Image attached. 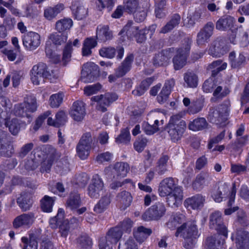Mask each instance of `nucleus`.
Returning <instances> with one entry per match:
<instances>
[{
	"mask_svg": "<svg viewBox=\"0 0 249 249\" xmlns=\"http://www.w3.org/2000/svg\"><path fill=\"white\" fill-rule=\"evenodd\" d=\"M229 112V107L227 104H223L217 107H211L207 119L211 123L222 124L228 120Z\"/></svg>",
	"mask_w": 249,
	"mask_h": 249,
	"instance_id": "7ed1b4c3",
	"label": "nucleus"
},
{
	"mask_svg": "<svg viewBox=\"0 0 249 249\" xmlns=\"http://www.w3.org/2000/svg\"><path fill=\"white\" fill-rule=\"evenodd\" d=\"M96 36L98 41L105 42L113 38V35L108 26H99L96 29Z\"/></svg>",
	"mask_w": 249,
	"mask_h": 249,
	"instance_id": "bb28decb",
	"label": "nucleus"
},
{
	"mask_svg": "<svg viewBox=\"0 0 249 249\" xmlns=\"http://www.w3.org/2000/svg\"><path fill=\"white\" fill-rule=\"evenodd\" d=\"M229 58L232 69H238L246 63V57L242 53L236 56L234 52H231L229 54Z\"/></svg>",
	"mask_w": 249,
	"mask_h": 249,
	"instance_id": "c85d7f7f",
	"label": "nucleus"
},
{
	"mask_svg": "<svg viewBox=\"0 0 249 249\" xmlns=\"http://www.w3.org/2000/svg\"><path fill=\"white\" fill-rule=\"evenodd\" d=\"M208 126L209 124L205 118L199 117L191 122L189 124L188 127L191 130L196 131L207 129Z\"/></svg>",
	"mask_w": 249,
	"mask_h": 249,
	"instance_id": "2f4dec72",
	"label": "nucleus"
},
{
	"mask_svg": "<svg viewBox=\"0 0 249 249\" xmlns=\"http://www.w3.org/2000/svg\"><path fill=\"white\" fill-rule=\"evenodd\" d=\"M64 8V5L61 3L56 5L54 7H48L44 10V16L48 20H51L60 13Z\"/></svg>",
	"mask_w": 249,
	"mask_h": 249,
	"instance_id": "4c0bfd02",
	"label": "nucleus"
},
{
	"mask_svg": "<svg viewBox=\"0 0 249 249\" xmlns=\"http://www.w3.org/2000/svg\"><path fill=\"white\" fill-rule=\"evenodd\" d=\"M22 42L23 45L26 50L33 51L40 46V36L37 33L29 32L23 36Z\"/></svg>",
	"mask_w": 249,
	"mask_h": 249,
	"instance_id": "f8f14e48",
	"label": "nucleus"
},
{
	"mask_svg": "<svg viewBox=\"0 0 249 249\" xmlns=\"http://www.w3.org/2000/svg\"><path fill=\"white\" fill-rule=\"evenodd\" d=\"M169 160L168 156L162 155L158 160L154 171L159 175H162L167 171V162Z\"/></svg>",
	"mask_w": 249,
	"mask_h": 249,
	"instance_id": "f704fd0d",
	"label": "nucleus"
},
{
	"mask_svg": "<svg viewBox=\"0 0 249 249\" xmlns=\"http://www.w3.org/2000/svg\"><path fill=\"white\" fill-rule=\"evenodd\" d=\"M123 231L120 227L117 226L111 228L107 233L106 237L108 241L112 244H116L121 239Z\"/></svg>",
	"mask_w": 249,
	"mask_h": 249,
	"instance_id": "473e14b6",
	"label": "nucleus"
},
{
	"mask_svg": "<svg viewBox=\"0 0 249 249\" xmlns=\"http://www.w3.org/2000/svg\"><path fill=\"white\" fill-rule=\"evenodd\" d=\"M31 194L28 192H23L21 193L17 200V203L23 211L29 210L32 206Z\"/></svg>",
	"mask_w": 249,
	"mask_h": 249,
	"instance_id": "cd10ccee",
	"label": "nucleus"
},
{
	"mask_svg": "<svg viewBox=\"0 0 249 249\" xmlns=\"http://www.w3.org/2000/svg\"><path fill=\"white\" fill-rule=\"evenodd\" d=\"M104 184L100 176L96 174L92 177L88 187V194L92 198H98L104 191Z\"/></svg>",
	"mask_w": 249,
	"mask_h": 249,
	"instance_id": "9d476101",
	"label": "nucleus"
},
{
	"mask_svg": "<svg viewBox=\"0 0 249 249\" xmlns=\"http://www.w3.org/2000/svg\"><path fill=\"white\" fill-rule=\"evenodd\" d=\"M156 114L154 113H151L148 115L149 122H143L142 125V128L144 132L147 135H152L159 130L158 124L159 121L158 119L153 120Z\"/></svg>",
	"mask_w": 249,
	"mask_h": 249,
	"instance_id": "412c9836",
	"label": "nucleus"
},
{
	"mask_svg": "<svg viewBox=\"0 0 249 249\" xmlns=\"http://www.w3.org/2000/svg\"><path fill=\"white\" fill-rule=\"evenodd\" d=\"M165 212L164 205L162 203L158 202L142 214V217L145 221L158 220L165 214Z\"/></svg>",
	"mask_w": 249,
	"mask_h": 249,
	"instance_id": "1a4fd4ad",
	"label": "nucleus"
},
{
	"mask_svg": "<svg viewBox=\"0 0 249 249\" xmlns=\"http://www.w3.org/2000/svg\"><path fill=\"white\" fill-rule=\"evenodd\" d=\"M116 49L113 47H104L99 51V54L102 57L109 59L113 58L115 55Z\"/></svg>",
	"mask_w": 249,
	"mask_h": 249,
	"instance_id": "680f3d73",
	"label": "nucleus"
},
{
	"mask_svg": "<svg viewBox=\"0 0 249 249\" xmlns=\"http://www.w3.org/2000/svg\"><path fill=\"white\" fill-rule=\"evenodd\" d=\"M174 85L175 81L173 79L165 81L163 87L157 96V101L159 103L163 104L167 101Z\"/></svg>",
	"mask_w": 249,
	"mask_h": 249,
	"instance_id": "4be33fe9",
	"label": "nucleus"
},
{
	"mask_svg": "<svg viewBox=\"0 0 249 249\" xmlns=\"http://www.w3.org/2000/svg\"><path fill=\"white\" fill-rule=\"evenodd\" d=\"M63 94L62 93L54 94L51 96L49 99L50 105L52 107L57 108L62 103Z\"/></svg>",
	"mask_w": 249,
	"mask_h": 249,
	"instance_id": "6e6d98bb",
	"label": "nucleus"
},
{
	"mask_svg": "<svg viewBox=\"0 0 249 249\" xmlns=\"http://www.w3.org/2000/svg\"><path fill=\"white\" fill-rule=\"evenodd\" d=\"M118 98L115 93L107 92L103 95L93 96L91 100L97 102L96 109L102 112L107 111V107Z\"/></svg>",
	"mask_w": 249,
	"mask_h": 249,
	"instance_id": "423d86ee",
	"label": "nucleus"
},
{
	"mask_svg": "<svg viewBox=\"0 0 249 249\" xmlns=\"http://www.w3.org/2000/svg\"><path fill=\"white\" fill-rule=\"evenodd\" d=\"M130 139V133L127 128L122 130L119 136L116 138V142L117 143H127Z\"/></svg>",
	"mask_w": 249,
	"mask_h": 249,
	"instance_id": "0e129e2a",
	"label": "nucleus"
},
{
	"mask_svg": "<svg viewBox=\"0 0 249 249\" xmlns=\"http://www.w3.org/2000/svg\"><path fill=\"white\" fill-rule=\"evenodd\" d=\"M205 201V198L201 194H197L191 197H189L185 200L184 204L186 207L194 210H197L201 208Z\"/></svg>",
	"mask_w": 249,
	"mask_h": 249,
	"instance_id": "5701e85b",
	"label": "nucleus"
},
{
	"mask_svg": "<svg viewBox=\"0 0 249 249\" xmlns=\"http://www.w3.org/2000/svg\"><path fill=\"white\" fill-rule=\"evenodd\" d=\"M72 50L71 43H68L63 51L62 62L64 66H66L68 62L70 61Z\"/></svg>",
	"mask_w": 249,
	"mask_h": 249,
	"instance_id": "13d9d810",
	"label": "nucleus"
},
{
	"mask_svg": "<svg viewBox=\"0 0 249 249\" xmlns=\"http://www.w3.org/2000/svg\"><path fill=\"white\" fill-rule=\"evenodd\" d=\"M151 233L152 230L150 229H147L143 226L138 227L137 230L133 232L135 238L140 242H143Z\"/></svg>",
	"mask_w": 249,
	"mask_h": 249,
	"instance_id": "58836bf2",
	"label": "nucleus"
},
{
	"mask_svg": "<svg viewBox=\"0 0 249 249\" xmlns=\"http://www.w3.org/2000/svg\"><path fill=\"white\" fill-rule=\"evenodd\" d=\"M35 215L33 213H23L17 216L13 222V227L18 229L22 226H30L35 221Z\"/></svg>",
	"mask_w": 249,
	"mask_h": 249,
	"instance_id": "f3484780",
	"label": "nucleus"
},
{
	"mask_svg": "<svg viewBox=\"0 0 249 249\" xmlns=\"http://www.w3.org/2000/svg\"><path fill=\"white\" fill-rule=\"evenodd\" d=\"M81 199L78 194H71L66 202L67 207L73 210L77 209L81 205Z\"/></svg>",
	"mask_w": 249,
	"mask_h": 249,
	"instance_id": "37998d69",
	"label": "nucleus"
},
{
	"mask_svg": "<svg viewBox=\"0 0 249 249\" xmlns=\"http://www.w3.org/2000/svg\"><path fill=\"white\" fill-rule=\"evenodd\" d=\"M111 202L110 195L107 194L101 197L99 202L95 205L94 211L100 213L103 212L107 209Z\"/></svg>",
	"mask_w": 249,
	"mask_h": 249,
	"instance_id": "c9c22d12",
	"label": "nucleus"
},
{
	"mask_svg": "<svg viewBox=\"0 0 249 249\" xmlns=\"http://www.w3.org/2000/svg\"><path fill=\"white\" fill-rule=\"evenodd\" d=\"M132 199L133 197L131 194L126 191L120 192L116 196V200L119 207L123 210H125L131 205Z\"/></svg>",
	"mask_w": 249,
	"mask_h": 249,
	"instance_id": "393cba45",
	"label": "nucleus"
},
{
	"mask_svg": "<svg viewBox=\"0 0 249 249\" xmlns=\"http://www.w3.org/2000/svg\"><path fill=\"white\" fill-rule=\"evenodd\" d=\"M55 200V197L45 196L41 200V207L42 211L47 213L52 212Z\"/></svg>",
	"mask_w": 249,
	"mask_h": 249,
	"instance_id": "49530a36",
	"label": "nucleus"
},
{
	"mask_svg": "<svg viewBox=\"0 0 249 249\" xmlns=\"http://www.w3.org/2000/svg\"><path fill=\"white\" fill-rule=\"evenodd\" d=\"M180 233H182V236L185 239H195L198 236V232L196 225L192 222L184 223L179 228H178L175 233L178 236Z\"/></svg>",
	"mask_w": 249,
	"mask_h": 249,
	"instance_id": "ddd939ff",
	"label": "nucleus"
},
{
	"mask_svg": "<svg viewBox=\"0 0 249 249\" xmlns=\"http://www.w3.org/2000/svg\"><path fill=\"white\" fill-rule=\"evenodd\" d=\"M220 242H216L215 237H208L206 241V249H219L220 246Z\"/></svg>",
	"mask_w": 249,
	"mask_h": 249,
	"instance_id": "774afa93",
	"label": "nucleus"
},
{
	"mask_svg": "<svg viewBox=\"0 0 249 249\" xmlns=\"http://www.w3.org/2000/svg\"><path fill=\"white\" fill-rule=\"evenodd\" d=\"M249 243V233L242 229L237 230L235 238V243L238 249H244Z\"/></svg>",
	"mask_w": 249,
	"mask_h": 249,
	"instance_id": "a878e982",
	"label": "nucleus"
},
{
	"mask_svg": "<svg viewBox=\"0 0 249 249\" xmlns=\"http://www.w3.org/2000/svg\"><path fill=\"white\" fill-rule=\"evenodd\" d=\"M222 214L219 211H215L210 216V228L216 230L219 234L227 237L228 231L223 223Z\"/></svg>",
	"mask_w": 249,
	"mask_h": 249,
	"instance_id": "9b49d317",
	"label": "nucleus"
},
{
	"mask_svg": "<svg viewBox=\"0 0 249 249\" xmlns=\"http://www.w3.org/2000/svg\"><path fill=\"white\" fill-rule=\"evenodd\" d=\"M99 68L93 62H87L84 64L81 71V80L85 83L93 81L99 75Z\"/></svg>",
	"mask_w": 249,
	"mask_h": 249,
	"instance_id": "0eeeda50",
	"label": "nucleus"
},
{
	"mask_svg": "<svg viewBox=\"0 0 249 249\" xmlns=\"http://www.w3.org/2000/svg\"><path fill=\"white\" fill-rule=\"evenodd\" d=\"M224 44L223 39L217 38L214 40L210 47L208 53L213 57H220L223 54L222 49Z\"/></svg>",
	"mask_w": 249,
	"mask_h": 249,
	"instance_id": "c756f323",
	"label": "nucleus"
},
{
	"mask_svg": "<svg viewBox=\"0 0 249 249\" xmlns=\"http://www.w3.org/2000/svg\"><path fill=\"white\" fill-rule=\"evenodd\" d=\"M204 99L199 98L193 101L190 107V111L192 114H196L200 111L204 107Z\"/></svg>",
	"mask_w": 249,
	"mask_h": 249,
	"instance_id": "5fc2aeb1",
	"label": "nucleus"
},
{
	"mask_svg": "<svg viewBox=\"0 0 249 249\" xmlns=\"http://www.w3.org/2000/svg\"><path fill=\"white\" fill-rule=\"evenodd\" d=\"M129 170L128 163L124 162H117L114 167L111 168L107 167L105 169V173L107 177L114 180H120L126 177Z\"/></svg>",
	"mask_w": 249,
	"mask_h": 249,
	"instance_id": "39448f33",
	"label": "nucleus"
},
{
	"mask_svg": "<svg viewBox=\"0 0 249 249\" xmlns=\"http://www.w3.org/2000/svg\"><path fill=\"white\" fill-rule=\"evenodd\" d=\"M71 226L68 220H65L63 223L59 225V232L61 236L63 237L66 238L71 230Z\"/></svg>",
	"mask_w": 249,
	"mask_h": 249,
	"instance_id": "338daca9",
	"label": "nucleus"
},
{
	"mask_svg": "<svg viewBox=\"0 0 249 249\" xmlns=\"http://www.w3.org/2000/svg\"><path fill=\"white\" fill-rule=\"evenodd\" d=\"M209 175L207 172H202L198 174L192 183L194 190L200 191L204 187L205 181L209 178Z\"/></svg>",
	"mask_w": 249,
	"mask_h": 249,
	"instance_id": "72a5a7b5",
	"label": "nucleus"
},
{
	"mask_svg": "<svg viewBox=\"0 0 249 249\" xmlns=\"http://www.w3.org/2000/svg\"><path fill=\"white\" fill-rule=\"evenodd\" d=\"M134 58V56L132 53L127 55L121 65L115 70L114 75L111 74L108 76L109 81L115 82L117 78L123 77L128 72L131 68Z\"/></svg>",
	"mask_w": 249,
	"mask_h": 249,
	"instance_id": "6e6552de",
	"label": "nucleus"
},
{
	"mask_svg": "<svg viewBox=\"0 0 249 249\" xmlns=\"http://www.w3.org/2000/svg\"><path fill=\"white\" fill-rule=\"evenodd\" d=\"M91 147L81 143H78L76 146V152L78 156L82 160H85L89 156Z\"/></svg>",
	"mask_w": 249,
	"mask_h": 249,
	"instance_id": "864d4df0",
	"label": "nucleus"
},
{
	"mask_svg": "<svg viewBox=\"0 0 249 249\" xmlns=\"http://www.w3.org/2000/svg\"><path fill=\"white\" fill-rule=\"evenodd\" d=\"M77 240L78 245L84 249H88L92 245L91 239L86 235H81Z\"/></svg>",
	"mask_w": 249,
	"mask_h": 249,
	"instance_id": "4d7b16f0",
	"label": "nucleus"
},
{
	"mask_svg": "<svg viewBox=\"0 0 249 249\" xmlns=\"http://www.w3.org/2000/svg\"><path fill=\"white\" fill-rule=\"evenodd\" d=\"M184 216L182 214H172L168 222L166 223V226L171 230H174L176 228L178 229L180 227L179 225L184 221Z\"/></svg>",
	"mask_w": 249,
	"mask_h": 249,
	"instance_id": "e433bc0d",
	"label": "nucleus"
},
{
	"mask_svg": "<svg viewBox=\"0 0 249 249\" xmlns=\"http://www.w3.org/2000/svg\"><path fill=\"white\" fill-rule=\"evenodd\" d=\"M152 81V80L151 78L142 81L140 85L132 91V94L137 96H140L143 95L149 87Z\"/></svg>",
	"mask_w": 249,
	"mask_h": 249,
	"instance_id": "a18cd8bd",
	"label": "nucleus"
},
{
	"mask_svg": "<svg viewBox=\"0 0 249 249\" xmlns=\"http://www.w3.org/2000/svg\"><path fill=\"white\" fill-rule=\"evenodd\" d=\"M25 104L26 110L29 113H33L36 110L37 105L36 100L35 97L29 96L25 98L23 102Z\"/></svg>",
	"mask_w": 249,
	"mask_h": 249,
	"instance_id": "09e8293b",
	"label": "nucleus"
},
{
	"mask_svg": "<svg viewBox=\"0 0 249 249\" xmlns=\"http://www.w3.org/2000/svg\"><path fill=\"white\" fill-rule=\"evenodd\" d=\"M228 187L226 185L214 188L212 191L211 196L214 201L221 202L223 198V193H225Z\"/></svg>",
	"mask_w": 249,
	"mask_h": 249,
	"instance_id": "8fccbe9b",
	"label": "nucleus"
},
{
	"mask_svg": "<svg viewBox=\"0 0 249 249\" xmlns=\"http://www.w3.org/2000/svg\"><path fill=\"white\" fill-rule=\"evenodd\" d=\"M73 21L71 18H65L58 20L55 23V29L59 33L69 30L71 27Z\"/></svg>",
	"mask_w": 249,
	"mask_h": 249,
	"instance_id": "79ce46f5",
	"label": "nucleus"
},
{
	"mask_svg": "<svg viewBox=\"0 0 249 249\" xmlns=\"http://www.w3.org/2000/svg\"><path fill=\"white\" fill-rule=\"evenodd\" d=\"M139 27L132 20H129L124 27L121 30L120 34L125 33L129 38H132L138 32Z\"/></svg>",
	"mask_w": 249,
	"mask_h": 249,
	"instance_id": "a19ab883",
	"label": "nucleus"
},
{
	"mask_svg": "<svg viewBox=\"0 0 249 249\" xmlns=\"http://www.w3.org/2000/svg\"><path fill=\"white\" fill-rule=\"evenodd\" d=\"M174 52V48H171L163 50L156 54L153 59V65L156 67L166 66L173 56Z\"/></svg>",
	"mask_w": 249,
	"mask_h": 249,
	"instance_id": "4468645a",
	"label": "nucleus"
},
{
	"mask_svg": "<svg viewBox=\"0 0 249 249\" xmlns=\"http://www.w3.org/2000/svg\"><path fill=\"white\" fill-rule=\"evenodd\" d=\"M180 16L178 14H175L172 15L170 20L161 28L160 33L166 34L171 31L173 29L178 25L180 22Z\"/></svg>",
	"mask_w": 249,
	"mask_h": 249,
	"instance_id": "7c9ffc66",
	"label": "nucleus"
},
{
	"mask_svg": "<svg viewBox=\"0 0 249 249\" xmlns=\"http://www.w3.org/2000/svg\"><path fill=\"white\" fill-rule=\"evenodd\" d=\"M30 75L32 82L36 85L44 83L46 79L53 82L58 77V74L54 73L53 71L50 73L47 65L43 62L35 65L30 71Z\"/></svg>",
	"mask_w": 249,
	"mask_h": 249,
	"instance_id": "f257e3e1",
	"label": "nucleus"
},
{
	"mask_svg": "<svg viewBox=\"0 0 249 249\" xmlns=\"http://www.w3.org/2000/svg\"><path fill=\"white\" fill-rule=\"evenodd\" d=\"M4 124L13 135L16 136L18 133L20 129V123L18 119L17 118L11 120L5 119Z\"/></svg>",
	"mask_w": 249,
	"mask_h": 249,
	"instance_id": "ea45409f",
	"label": "nucleus"
},
{
	"mask_svg": "<svg viewBox=\"0 0 249 249\" xmlns=\"http://www.w3.org/2000/svg\"><path fill=\"white\" fill-rule=\"evenodd\" d=\"M71 10L74 18L78 20H83L88 16L89 9L83 2L78 1L73 3Z\"/></svg>",
	"mask_w": 249,
	"mask_h": 249,
	"instance_id": "a211bd4d",
	"label": "nucleus"
},
{
	"mask_svg": "<svg viewBox=\"0 0 249 249\" xmlns=\"http://www.w3.org/2000/svg\"><path fill=\"white\" fill-rule=\"evenodd\" d=\"M14 114L16 116L21 117H27L28 119V122H31V116L28 114V111L26 110L25 104L22 103L17 104L14 107Z\"/></svg>",
	"mask_w": 249,
	"mask_h": 249,
	"instance_id": "3c124183",
	"label": "nucleus"
},
{
	"mask_svg": "<svg viewBox=\"0 0 249 249\" xmlns=\"http://www.w3.org/2000/svg\"><path fill=\"white\" fill-rule=\"evenodd\" d=\"M15 150L12 143L8 141L5 143H0V155L6 157H10L14 153Z\"/></svg>",
	"mask_w": 249,
	"mask_h": 249,
	"instance_id": "de8ad7c7",
	"label": "nucleus"
},
{
	"mask_svg": "<svg viewBox=\"0 0 249 249\" xmlns=\"http://www.w3.org/2000/svg\"><path fill=\"white\" fill-rule=\"evenodd\" d=\"M124 11L129 14L135 12L139 7L138 0H124Z\"/></svg>",
	"mask_w": 249,
	"mask_h": 249,
	"instance_id": "603ef678",
	"label": "nucleus"
},
{
	"mask_svg": "<svg viewBox=\"0 0 249 249\" xmlns=\"http://www.w3.org/2000/svg\"><path fill=\"white\" fill-rule=\"evenodd\" d=\"M192 41L189 38H185L182 46L177 51V54L173 59L174 68L178 70L182 68L186 64L187 58L190 53Z\"/></svg>",
	"mask_w": 249,
	"mask_h": 249,
	"instance_id": "20e7f679",
	"label": "nucleus"
},
{
	"mask_svg": "<svg viewBox=\"0 0 249 249\" xmlns=\"http://www.w3.org/2000/svg\"><path fill=\"white\" fill-rule=\"evenodd\" d=\"M215 88V89L213 91V95L216 98L221 99L230 93V90L228 88L223 89L222 87L220 86L216 87Z\"/></svg>",
	"mask_w": 249,
	"mask_h": 249,
	"instance_id": "69168bd1",
	"label": "nucleus"
},
{
	"mask_svg": "<svg viewBox=\"0 0 249 249\" xmlns=\"http://www.w3.org/2000/svg\"><path fill=\"white\" fill-rule=\"evenodd\" d=\"M184 80L188 88H196L198 84V77L193 72H187L184 74Z\"/></svg>",
	"mask_w": 249,
	"mask_h": 249,
	"instance_id": "c03bdc74",
	"label": "nucleus"
},
{
	"mask_svg": "<svg viewBox=\"0 0 249 249\" xmlns=\"http://www.w3.org/2000/svg\"><path fill=\"white\" fill-rule=\"evenodd\" d=\"M213 29L214 24L212 22H208L206 24L197 35V44L201 46L207 43L213 34Z\"/></svg>",
	"mask_w": 249,
	"mask_h": 249,
	"instance_id": "2eb2a0df",
	"label": "nucleus"
},
{
	"mask_svg": "<svg viewBox=\"0 0 249 249\" xmlns=\"http://www.w3.org/2000/svg\"><path fill=\"white\" fill-rule=\"evenodd\" d=\"M67 122V115L64 111H58L55 115L54 126L59 127Z\"/></svg>",
	"mask_w": 249,
	"mask_h": 249,
	"instance_id": "bf43d9fd",
	"label": "nucleus"
},
{
	"mask_svg": "<svg viewBox=\"0 0 249 249\" xmlns=\"http://www.w3.org/2000/svg\"><path fill=\"white\" fill-rule=\"evenodd\" d=\"M70 114L73 120L82 121L86 114L85 104L83 102L77 101L73 103Z\"/></svg>",
	"mask_w": 249,
	"mask_h": 249,
	"instance_id": "6ab92c4d",
	"label": "nucleus"
},
{
	"mask_svg": "<svg viewBox=\"0 0 249 249\" xmlns=\"http://www.w3.org/2000/svg\"><path fill=\"white\" fill-rule=\"evenodd\" d=\"M234 18L229 15L221 17L216 22L215 28L217 30L226 31L230 30L233 26Z\"/></svg>",
	"mask_w": 249,
	"mask_h": 249,
	"instance_id": "b1692460",
	"label": "nucleus"
},
{
	"mask_svg": "<svg viewBox=\"0 0 249 249\" xmlns=\"http://www.w3.org/2000/svg\"><path fill=\"white\" fill-rule=\"evenodd\" d=\"M102 88L101 85L98 83L95 84L89 85L84 88V93L87 96H90L96 93Z\"/></svg>",
	"mask_w": 249,
	"mask_h": 249,
	"instance_id": "e2e57ef3",
	"label": "nucleus"
},
{
	"mask_svg": "<svg viewBox=\"0 0 249 249\" xmlns=\"http://www.w3.org/2000/svg\"><path fill=\"white\" fill-rule=\"evenodd\" d=\"M181 117L179 114L172 116L167 126L168 133L173 142L179 140L185 131L186 124Z\"/></svg>",
	"mask_w": 249,
	"mask_h": 249,
	"instance_id": "f03ea898",
	"label": "nucleus"
},
{
	"mask_svg": "<svg viewBox=\"0 0 249 249\" xmlns=\"http://www.w3.org/2000/svg\"><path fill=\"white\" fill-rule=\"evenodd\" d=\"M177 187H180L176 186L175 179L169 177L163 179L160 182L159 187V194L161 196L164 197L170 193L173 192L174 190Z\"/></svg>",
	"mask_w": 249,
	"mask_h": 249,
	"instance_id": "dca6fc26",
	"label": "nucleus"
},
{
	"mask_svg": "<svg viewBox=\"0 0 249 249\" xmlns=\"http://www.w3.org/2000/svg\"><path fill=\"white\" fill-rule=\"evenodd\" d=\"M49 38L55 45H60L67 41V36L64 34L59 35L55 33L50 35Z\"/></svg>",
	"mask_w": 249,
	"mask_h": 249,
	"instance_id": "052dcab7",
	"label": "nucleus"
},
{
	"mask_svg": "<svg viewBox=\"0 0 249 249\" xmlns=\"http://www.w3.org/2000/svg\"><path fill=\"white\" fill-rule=\"evenodd\" d=\"M166 201L169 206L172 207H178L181 204L183 198L182 187H177L173 192L167 195Z\"/></svg>",
	"mask_w": 249,
	"mask_h": 249,
	"instance_id": "aec40b11",
	"label": "nucleus"
}]
</instances>
